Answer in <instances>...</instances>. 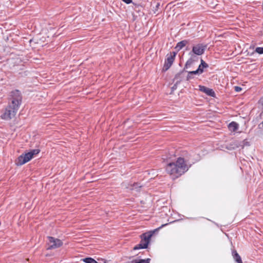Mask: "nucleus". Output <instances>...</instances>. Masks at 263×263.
Here are the masks:
<instances>
[{
	"label": "nucleus",
	"instance_id": "nucleus-5",
	"mask_svg": "<svg viewBox=\"0 0 263 263\" xmlns=\"http://www.w3.org/2000/svg\"><path fill=\"white\" fill-rule=\"evenodd\" d=\"M48 250L55 249L61 247L63 242L61 240L51 236H48Z\"/></svg>",
	"mask_w": 263,
	"mask_h": 263
},
{
	"label": "nucleus",
	"instance_id": "nucleus-4",
	"mask_svg": "<svg viewBox=\"0 0 263 263\" xmlns=\"http://www.w3.org/2000/svg\"><path fill=\"white\" fill-rule=\"evenodd\" d=\"M39 149H34L31 150L30 152L21 155L18 157L16 164L17 165H22L24 164L25 163L30 161L33 158L34 155L39 154Z\"/></svg>",
	"mask_w": 263,
	"mask_h": 263
},
{
	"label": "nucleus",
	"instance_id": "nucleus-15",
	"mask_svg": "<svg viewBox=\"0 0 263 263\" xmlns=\"http://www.w3.org/2000/svg\"><path fill=\"white\" fill-rule=\"evenodd\" d=\"M194 61L192 58L189 59L186 62L184 68H188L190 67L194 63Z\"/></svg>",
	"mask_w": 263,
	"mask_h": 263
},
{
	"label": "nucleus",
	"instance_id": "nucleus-24",
	"mask_svg": "<svg viewBox=\"0 0 263 263\" xmlns=\"http://www.w3.org/2000/svg\"><path fill=\"white\" fill-rule=\"evenodd\" d=\"M159 6H160L159 3H158V4H157V5H156V8H159Z\"/></svg>",
	"mask_w": 263,
	"mask_h": 263
},
{
	"label": "nucleus",
	"instance_id": "nucleus-9",
	"mask_svg": "<svg viewBox=\"0 0 263 263\" xmlns=\"http://www.w3.org/2000/svg\"><path fill=\"white\" fill-rule=\"evenodd\" d=\"M184 78L183 71H181L176 74L174 79V81L175 82V86L179 84L183 80Z\"/></svg>",
	"mask_w": 263,
	"mask_h": 263
},
{
	"label": "nucleus",
	"instance_id": "nucleus-13",
	"mask_svg": "<svg viewBox=\"0 0 263 263\" xmlns=\"http://www.w3.org/2000/svg\"><path fill=\"white\" fill-rule=\"evenodd\" d=\"M232 255L236 262L237 263H242L240 256L236 250L233 251Z\"/></svg>",
	"mask_w": 263,
	"mask_h": 263
},
{
	"label": "nucleus",
	"instance_id": "nucleus-14",
	"mask_svg": "<svg viewBox=\"0 0 263 263\" xmlns=\"http://www.w3.org/2000/svg\"><path fill=\"white\" fill-rule=\"evenodd\" d=\"M83 261L86 263H98L96 260L91 257H87L83 259Z\"/></svg>",
	"mask_w": 263,
	"mask_h": 263
},
{
	"label": "nucleus",
	"instance_id": "nucleus-19",
	"mask_svg": "<svg viewBox=\"0 0 263 263\" xmlns=\"http://www.w3.org/2000/svg\"><path fill=\"white\" fill-rule=\"evenodd\" d=\"M193 75L192 74H190L189 71H188V74L186 77V80L189 81L190 79H193Z\"/></svg>",
	"mask_w": 263,
	"mask_h": 263
},
{
	"label": "nucleus",
	"instance_id": "nucleus-11",
	"mask_svg": "<svg viewBox=\"0 0 263 263\" xmlns=\"http://www.w3.org/2000/svg\"><path fill=\"white\" fill-rule=\"evenodd\" d=\"M238 124L234 121L231 122L228 125V128L231 132H236L238 129Z\"/></svg>",
	"mask_w": 263,
	"mask_h": 263
},
{
	"label": "nucleus",
	"instance_id": "nucleus-8",
	"mask_svg": "<svg viewBox=\"0 0 263 263\" xmlns=\"http://www.w3.org/2000/svg\"><path fill=\"white\" fill-rule=\"evenodd\" d=\"M199 88L200 91L204 92L205 94L209 96L214 97L215 95V93L212 89H210L202 85H199Z\"/></svg>",
	"mask_w": 263,
	"mask_h": 263
},
{
	"label": "nucleus",
	"instance_id": "nucleus-2",
	"mask_svg": "<svg viewBox=\"0 0 263 263\" xmlns=\"http://www.w3.org/2000/svg\"><path fill=\"white\" fill-rule=\"evenodd\" d=\"M187 157L177 158L176 162L170 163L166 166V171L173 179L178 178L185 173L191 166Z\"/></svg>",
	"mask_w": 263,
	"mask_h": 263
},
{
	"label": "nucleus",
	"instance_id": "nucleus-6",
	"mask_svg": "<svg viewBox=\"0 0 263 263\" xmlns=\"http://www.w3.org/2000/svg\"><path fill=\"white\" fill-rule=\"evenodd\" d=\"M176 54V52H172L166 55V59L162 69L163 71H167L171 67L175 60Z\"/></svg>",
	"mask_w": 263,
	"mask_h": 263
},
{
	"label": "nucleus",
	"instance_id": "nucleus-21",
	"mask_svg": "<svg viewBox=\"0 0 263 263\" xmlns=\"http://www.w3.org/2000/svg\"><path fill=\"white\" fill-rule=\"evenodd\" d=\"M234 90L236 92H239V91H240L242 90V88L240 87H239V86H235L234 87Z\"/></svg>",
	"mask_w": 263,
	"mask_h": 263
},
{
	"label": "nucleus",
	"instance_id": "nucleus-25",
	"mask_svg": "<svg viewBox=\"0 0 263 263\" xmlns=\"http://www.w3.org/2000/svg\"><path fill=\"white\" fill-rule=\"evenodd\" d=\"M176 87H177V85L175 86V85H174V86L173 87V88L174 89V88H176Z\"/></svg>",
	"mask_w": 263,
	"mask_h": 263
},
{
	"label": "nucleus",
	"instance_id": "nucleus-23",
	"mask_svg": "<svg viewBox=\"0 0 263 263\" xmlns=\"http://www.w3.org/2000/svg\"><path fill=\"white\" fill-rule=\"evenodd\" d=\"M168 224V223H165V224H162L160 227H159L157 230H160L161 229V228H162L163 227L167 226Z\"/></svg>",
	"mask_w": 263,
	"mask_h": 263
},
{
	"label": "nucleus",
	"instance_id": "nucleus-18",
	"mask_svg": "<svg viewBox=\"0 0 263 263\" xmlns=\"http://www.w3.org/2000/svg\"><path fill=\"white\" fill-rule=\"evenodd\" d=\"M199 70L196 69V70L189 71V73L192 74V75H193V74L199 75L200 74L199 73Z\"/></svg>",
	"mask_w": 263,
	"mask_h": 263
},
{
	"label": "nucleus",
	"instance_id": "nucleus-22",
	"mask_svg": "<svg viewBox=\"0 0 263 263\" xmlns=\"http://www.w3.org/2000/svg\"><path fill=\"white\" fill-rule=\"evenodd\" d=\"M123 2L127 4H129L132 3V0H122Z\"/></svg>",
	"mask_w": 263,
	"mask_h": 263
},
{
	"label": "nucleus",
	"instance_id": "nucleus-20",
	"mask_svg": "<svg viewBox=\"0 0 263 263\" xmlns=\"http://www.w3.org/2000/svg\"><path fill=\"white\" fill-rule=\"evenodd\" d=\"M258 103L261 107L262 109H263V97L260 99Z\"/></svg>",
	"mask_w": 263,
	"mask_h": 263
},
{
	"label": "nucleus",
	"instance_id": "nucleus-16",
	"mask_svg": "<svg viewBox=\"0 0 263 263\" xmlns=\"http://www.w3.org/2000/svg\"><path fill=\"white\" fill-rule=\"evenodd\" d=\"M150 259H136L135 263H149Z\"/></svg>",
	"mask_w": 263,
	"mask_h": 263
},
{
	"label": "nucleus",
	"instance_id": "nucleus-7",
	"mask_svg": "<svg viewBox=\"0 0 263 263\" xmlns=\"http://www.w3.org/2000/svg\"><path fill=\"white\" fill-rule=\"evenodd\" d=\"M206 48V45L200 44H197L193 47L192 52L190 53V54L192 55V53H193L198 55H202L203 54Z\"/></svg>",
	"mask_w": 263,
	"mask_h": 263
},
{
	"label": "nucleus",
	"instance_id": "nucleus-1",
	"mask_svg": "<svg viewBox=\"0 0 263 263\" xmlns=\"http://www.w3.org/2000/svg\"><path fill=\"white\" fill-rule=\"evenodd\" d=\"M22 96L18 90L12 91L9 95L8 105L1 118L5 120H10L14 117L21 104Z\"/></svg>",
	"mask_w": 263,
	"mask_h": 263
},
{
	"label": "nucleus",
	"instance_id": "nucleus-12",
	"mask_svg": "<svg viewBox=\"0 0 263 263\" xmlns=\"http://www.w3.org/2000/svg\"><path fill=\"white\" fill-rule=\"evenodd\" d=\"M188 43V41L186 40H183L178 42L175 47V49L177 50V51H179L181 49H182L185 45Z\"/></svg>",
	"mask_w": 263,
	"mask_h": 263
},
{
	"label": "nucleus",
	"instance_id": "nucleus-3",
	"mask_svg": "<svg viewBox=\"0 0 263 263\" xmlns=\"http://www.w3.org/2000/svg\"><path fill=\"white\" fill-rule=\"evenodd\" d=\"M153 234L154 232L151 231L142 234L140 236L141 239L140 242L134 247V250L147 248Z\"/></svg>",
	"mask_w": 263,
	"mask_h": 263
},
{
	"label": "nucleus",
	"instance_id": "nucleus-17",
	"mask_svg": "<svg viewBox=\"0 0 263 263\" xmlns=\"http://www.w3.org/2000/svg\"><path fill=\"white\" fill-rule=\"evenodd\" d=\"M255 52L259 54H262L263 53V47H257L255 49Z\"/></svg>",
	"mask_w": 263,
	"mask_h": 263
},
{
	"label": "nucleus",
	"instance_id": "nucleus-10",
	"mask_svg": "<svg viewBox=\"0 0 263 263\" xmlns=\"http://www.w3.org/2000/svg\"><path fill=\"white\" fill-rule=\"evenodd\" d=\"M209 67L208 64L204 62L202 59H201V64L199 65L197 70H199V73L201 74L204 71V69Z\"/></svg>",
	"mask_w": 263,
	"mask_h": 263
}]
</instances>
